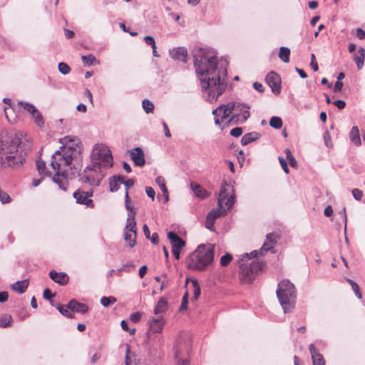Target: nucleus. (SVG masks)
<instances>
[{"mask_svg":"<svg viewBox=\"0 0 365 365\" xmlns=\"http://www.w3.org/2000/svg\"><path fill=\"white\" fill-rule=\"evenodd\" d=\"M165 320L162 316L152 318L149 320L150 329L153 333H160L163 331Z\"/></svg>","mask_w":365,"mask_h":365,"instance_id":"nucleus-17","label":"nucleus"},{"mask_svg":"<svg viewBox=\"0 0 365 365\" xmlns=\"http://www.w3.org/2000/svg\"><path fill=\"white\" fill-rule=\"evenodd\" d=\"M235 102H230L223 104L212 110V115L215 116V123L220 125L223 123L233 111Z\"/></svg>","mask_w":365,"mask_h":365,"instance_id":"nucleus-10","label":"nucleus"},{"mask_svg":"<svg viewBox=\"0 0 365 365\" xmlns=\"http://www.w3.org/2000/svg\"><path fill=\"white\" fill-rule=\"evenodd\" d=\"M253 87L255 90L257 91L262 93L264 91V87L261 83L259 82H255L253 83Z\"/></svg>","mask_w":365,"mask_h":365,"instance_id":"nucleus-64","label":"nucleus"},{"mask_svg":"<svg viewBox=\"0 0 365 365\" xmlns=\"http://www.w3.org/2000/svg\"><path fill=\"white\" fill-rule=\"evenodd\" d=\"M76 173L79 176V180L92 186H99L104 177L103 168L100 162H95L88 165L82 173L77 169Z\"/></svg>","mask_w":365,"mask_h":365,"instance_id":"nucleus-7","label":"nucleus"},{"mask_svg":"<svg viewBox=\"0 0 365 365\" xmlns=\"http://www.w3.org/2000/svg\"><path fill=\"white\" fill-rule=\"evenodd\" d=\"M266 82L274 94H279L280 93L281 78L277 73L274 71L269 72L266 76Z\"/></svg>","mask_w":365,"mask_h":365,"instance_id":"nucleus-12","label":"nucleus"},{"mask_svg":"<svg viewBox=\"0 0 365 365\" xmlns=\"http://www.w3.org/2000/svg\"><path fill=\"white\" fill-rule=\"evenodd\" d=\"M278 160H279V163H280L283 170L284 171V173L288 174L289 172V170L288 168L287 163L285 159L284 158L279 156L278 158Z\"/></svg>","mask_w":365,"mask_h":365,"instance_id":"nucleus-52","label":"nucleus"},{"mask_svg":"<svg viewBox=\"0 0 365 365\" xmlns=\"http://www.w3.org/2000/svg\"><path fill=\"white\" fill-rule=\"evenodd\" d=\"M130 158L137 166L142 167L145 165V160L143 150L138 147L130 150Z\"/></svg>","mask_w":365,"mask_h":365,"instance_id":"nucleus-14","label":"nucleus"},{"mask_svg":"<svg viewBox=\"0 0 365 365\" xmlns=\"http://www.w3.org/2000/svg\"><path fill=\"white\" fill-rule=\"evenodd\" d=\"M290 50L287 47L282 46L279 48V58L284 63L289 62Z\"/></svg>","mask_w":365,"mask_h":365,"instance_id":"nucleus-34","label":"nucleus"},{"mask_svg":"<svg viewBox=\"0 0 365 365\" xmlns=\"http://www.w3.org/2000/svg\"><path fill=\"white\" fill-rule=\"evenodd\" d=\"M365 59V49L363 47H360L353 56V60L356 64L358 69H361Z\"/></svg>","mask_w":365,"mask_h":365,"instance_id":"nucleus-23","label":"nucleus"},{"mask_svg":"<svg viewBox=\"0 0 365 365\" xmlns=\"http://www.w3.org/2000/svg\"><path fill=\"white\" fill-rule=\"evenodd\" d=\"M257 255H258L257 250H254V251L251 252L250 253H244L243 255H242L240 256V262H238V264H240V265L242 263H247V262L248 260H250L252 258L257 257Z\"/></svg>","mask_w":365,"mask_h":365,"instance_id":"nucleus-35","label":"nucleus"},{"mask_svg":"<svg viewBox=\"0 0 365 365\" xmlns=\"http://www.w3.org/2000/svg\"><path fill=\"white\" fill-rule=\"evenodd\" d=\"M16 133L0 135V164L4 167H17L23 163L27 151Z\"/></svg>","mask_w":365,"mask_h":365,"instance_id":"nucleus-3","label":"nucleus"},{"mask_svg":"<svg viewBox=\"0 0 365 365\" xmlns=\"http://www.w3.org/2000/svg\"><path fill=\"white\" fill-rule=\"evenodd\" d=\"M168 309V302L164 298H160L154 308V314H160Z\"/></svg>","mask_w":365,"mask_h":365,"instance_id":"nucleus-31","label":"nucleus"},{"mask_svg":"<svg viewBox=\"0 0 365 365\" xmlns=\"http://www.w3.org/2000/svg\"><path fill=\"white\" fill-rule=\"evenodd\" d=\"M349 139L355 145H361V140L359 135V130L357 126H353L349 132Z\"/></svg>","mask_w":365,"mask_h":365,"instance_id":"nucleus-27","label":"nucleus"},{"mask_svg":"<svg viewBox=\"0 0 365 365\" xmlns=\"http://www.w3.org/2000/svg\"><path fill=\"white\" fill-rule=\"evenodd\" d=\"M262 262L252 260L250 263H242L240 265V279L242 284H251L256 276L262 270Z\"/></svg>","mask_w":365,"mask_h":365,"instance_id":"nucleus-8","label":"nucleus"},{"mask_svg":"<svg viewBox=\"0 0 365 365\" xmlns=\"http://www.w3.org/2000/svg\"><path fill=\"white\" fill-rule=\"evenodd\" d=\"M284 153L290 166L294 168H297V162L293 156L292 152L289 149H286Z\"/></svg>","mask_w":365,"mask_h":365,"instance_id":"nucleus-43","label":"nucleus"},{"mask_svg":"<svg viewBox=\"0 0 365 365\" xmlns=\"http://www.w3.org/2000/svg\"><path fill=\"white\" fill-rule=\"evenodd\" d=\"M215 245H200L196 250L189 256L187 267L190 269L205 270L212 264L214 259Z\"/></svg>","mask_w":365,"mask_h":365,"instance_id":"nucleus-5","label":"nucleus"},{"mask_svg":"<svg viewBox=\"0 0 365 365\" xmlns=\"http://www.w3.org/2000/svg\"><path fill=\"white\" fill-rule=\"evenodd\" d=\"M242 134V128L240 127L234 128L230 131V135L233 137L237 138Z\"/></svg>","mask_w":365,"mask_h":365,"instance_id":"nucleus-54","label":"nucleus"},{"mask_svg":"<svg viewBox=\"0 0 365 365\" xmlns=\"http://www.w3.org/2000/svg\"><path fill=\"white\" fill-rule=\"evenodd\" d=\"M135 212H133V213H128L124 231H131L133 232L137 231L136 222L135 219Z\"/></svg>","mask_w":365,"mask_h":365,"instance_id":"nucleus-26","label":"nucleus"},{"mask_svg":"<svg viewBox=\"0 0 365 365\" xmlns=\"http://www.w3.org/2000/svg\"><path fill=\"white\" fill-rule=\"evenodd\" d=\"M142 106H143V108L146 113H150L153 112V110L154 109L153 103L148 99H144L143 101Z\"/></svg>","mask_w":365,"mask_h":365,"instance_id":"nucleus-44","label":"nucleus"},{"mask_svg":"<svg viewBox=\"0 0 365 365\" xmlns=\"http://www.w3.org/2000/svg\"><path fill=\"white\" fill-rule=\"evenodd\" d=\"M227 187L230 186L227 182H225L222 185L220 192L219 193V197L217 199V207L212 209L207 215L205 226L207 229L212 232L215 231L214 226L215 220L217 218L227 214L226 210L223 205H225L227 209L230 210L235 204V195L234 193H232L230 195H229V193H227Z\"/></svg>","mask_w":365,"mask_h":365,"instance_id":"nucleus-4","label":"nucleus"},{"mask_svg":"<svg viewBox=\"0 0 365 365\" xmlns=\"http://www.w3.org/2000/svg\"><path fill=\"white\" fill-rule=\"evenodd\" d=\"M79 153L80 150L72 144L61 146L51 156V165L55 172L52 180L63 191L67 190L68 180L76 177L77 168L71 165Z\"/></svg>","mask_w":365,"mask_h":365,"instance_id":"nucleus-2","label":"nucleus"},{"mask_svg":"<svg viewBox=\"0 0 365 365\" xmlns=\"http://www.w3.org/2000/svg\"><path fill=\"white\" fill-rule=\"evenodd\" d=\"M260 137V134L257 132H251L244 135L241 139V143L242 145H247L252 142L258 140Z\"/></svg>","mask_w":365,"mask_h":365,"instance_id":"nucleus-28","label":"nucleus"},{"mask_svg":"<svg viewBox=\"0 0 365 365\" xmlns=\"http://www.w3.org/2000/svg\"><path fill=\"white\" fill-rule=\"evenodd\" d=\"M129 352H130V348L128 346L127 350H126L125 359V365H138V364L135 361H132V359H130V357L128 355Z\"/></svg>","mask_w":365,"mask_h":365,"instance_id":"nucleus-51","label":"nucleus"},{"mask_svg":"<svg viewBox=\"0 0 365 365\" xmlns=\"http://www.w3.org/2000/svg\"><path fill=\"white\" fill-rule=\"evenodd\" d=\"M169 53L172 58L187 62V52L184 47L174 48L170 50Z\"/></svg>","mask_w":365,"mask_h":365,"instance_id":"nucleus-15","label":"nucleus"},{"mask_svg":"<svg viewBox=\"0 0 365 365\" xmlns=\"http://www.w3.org/2000/svg\"><path fill=\"white\" fill-rule=\"evenodd\" d=\"M12 317L9 314L0 316V327L6 328L11 325Z\"/></svg>","mask_w":365,"mask_h":365,"instance_id":"nucleus-37","label":"nucleus"},{"mask_svg":"<svg viewBox=\"0 0 365 365\" xmlns=\"http://www.w3.org/2000/svg\"><path fill=\"white\" fill-rule=\"evenodd\" d=\"M187 294L186 293L183 297L181 302V305L180 307V311H183L187 309Z\"/></svg>","mask_w":365,"mask_h":365,"instance_id":"nucleus-59","label":"nucleus"},{"mask_svg":"<svg viewBox=\"0 0 365 365\" xmlns=\"http://www.w3.org/2000/svg\"><path fill=\"white\" fill-rule=\"evenodd\" d=\"M356 35L360 40L365 38V31L362 29H357L356 31Z\"/></svg>","mask_w":365,"mask_h":365,"instance_id":"nucleus-61","label":"nucleus"},{"mask_svg":"<svg viewBox=\"0 0 365 365\" xmlns=\"http://www.w3.org/2000/svg\"><path fill=\"white\" fill-rule=\"evenodd\" d=\"M81 60H82L83 63L85 66H90L93 65V63H98V64L99 63V61H97V59L93 54L83 56L81 57Z\"/></svg>","mask_w":365,"mask_h":365,"instance_id":"nucleus-36","label":"nucleus"},{"mask_svg":"<svg viewBox=\"0 0 365 365\" xmlns=\"http://www.w3.org/2000/svg\"><path fill=\"white\" fill-rule=\"evenodd\" d=\"M309 349L312 356L313 365H325V360L322 356L314 347V344H311L309 346Z\"/></svg>","mask_w":365,"mask_h":365,"instance_id":"nucleus-20","label":"nucleus"},{"mask_svg":"<svg viewBox=\"0 0 365 365\" xmlns=\"http://www.w3.org/2000/svg\"><path fill=\"white\" fill-rule=\"evenodd\" d=\"M91 159V163L100 162L101 168L113 166V158L110 150L104 145H96L93 147Z\"/></svg>","mask_w":365,"mask_h":365,"instance_id":"nucleus-9","label":"nucleus"},{"mask_svg":"<svg viewBox=\"0 0 365 365\" xmlns=\"http://www.w3.org/2000/svg\"><path fill=\"white\" fill-rule=\"evenodd\" d=\"M190 186L196 197L203 200L209 196V192L199 184L192 182Z\"/></svg>","mask_w":365,"mask_h":365,"instance_id":"nucleus-22","label":"nucleus"},{"mask_svg":"<svg viewBox=\"0 0 365 365\" xmlns=\"http://www.w3.org/2000/svg\"><path fill=\"white\" fill-rule=\"evenodd\" d=\"M193 57L203 98L210 102L216 101L227 88V61L218 60L210 49L195 50Z\"/></svg>","mask_w":365,"mask_h":365,"instance_id":"nucleus-1","label":"nucleus"},{"mask_svg":"<svg viewBox=\"0 0 365 365\" xmlns=\"http://www.w3.org/2000/svg\"><path fill=\"white\" fill-rule=\"evenodd\" d=\"M352 289H353L354 292L355 293L356 296L359 299H361L362 296H361V292L359 291V285L357 284L353 285Z\"/></svg>","mask_w":365,"mask_h":365,"instance_id":"nucleus-63","label":"nucleus"},{"mask_svg":"<svg viewBox=\"0 0 365 365\" xmlns=\"http://www.w3.org/2000/svg\"><path fill=\"white\" fill-rule=\"evenodd\" d=\"M60 143L62 144V146L71 145L72 144H74V147L79 149L78 148V139L76 138H72L71 136L67 135L60 139Z\"/></svg>","mask_w":365,"mask_h":365,"instance_id":"nucleus-33","label":"nucleus"},{"mask_svg":"<svg viewBox=\"0 0 365 365\" xmlns=\"http://www.w3.org/2000/svg\"><path fill=\"white\" fill-rule=\"evenodd\" d=\"M250 107L245 104L235 102L233 111L237 116H240L241 123L245 122L250 117Z\"/></svg>","mask_w":365,"mask_h":365,"instance_id":"nucleus-13","label":"nucleus"},{"mask_svg":"<svg viewBox=\"0 0 365 365\" xmlns=\"http://www.w3.org/2000/svg\"><path fill=\"white\" fill-rule=\"evenodd\" d=\"M145 192H146V194L147 195L152 198V200H153L155 199V192L154 190V189L151 187H145Z\"/></svg>","mask_w":365,"mask_h":365,"instance_id":"nucleus-57","label":"nucleus"},{"mask_svg":"<svg viewBox=\"0 0 365 365\" xmlns=\"http://www.w3.org/2000/svg\"><path fill=\"white\" fill-rule=\"evenodd\" d=\"M353 197L356 200H361L363 197V192L357 188H354L351 191Z\"/></svg>","mask_w":365,"mask_h":365,"instance_id":"nucleus-50","label":"nucleus"},{"mask_svg":"<svg viewBox=\"0 0 365 365\" xmlns=\"http://www.w3.org/2000/svg\"><path fill=\"white\" fill-rule=\"evenodd\" d=\"M117 299L115 297H101V304L105 307H109L110 305L114 304L115 302H116Z\"/></svg>","mask_w":365,"mask_h":365,"instance_id":"nucleus-42","label":"nucleus"},{"mask_svg":"<svg viewBox=\"0 0 365 365\" xmlns=\"http://www.w3.org/2000/svg\"><path fill=\"white\" fill-rule=\"evenodd\" d=\"M193 297L192 300H197L200 295V287L196 280L192 281Z\"/></svg>","mask_w":365,"mask_h":365,"instance_id":"nucleus-45","label":"nucleus"},{"mask_svg":"<svg viewBox=\"0 0 365 365\" xmlns=\"http://www.w3.org/2000/svg\"><path fill=\"white\" fill-rule=\"evenodd\" d=\"M36 168L40 175L43 177L51 176V173L46 170V163L44 161H42L41 160H37Z\"/></svg>","mask_w":365,"mask_h":365,"instance_id":"nucleus-32","label":"nucleus"},{"mask_svg":"<svg viewBox=\"0 0 365 365\" xmlns=\"http://www.w3.org/2000/svg\"><path fill=\"white\" fill-rule=\"evenodd\" d=\"M144 40L145 41V43L150 46L152 48L156 46L155 45V39L153 37L150 36H147L144 38Z\"/></svg>","mask_w":365,"mask_h":365,"instance_id":"nucleus-55","label":"nucleus"},{"mask_svg":"<svg viewBox=\"0 0 365 365\" xmlns=\"http://www.w3.org/2000/svg\"><path fill=\"white\" fill-rule=\"evenodd\" d=\"M73 195L78 204L84 205L87 207L90 208L94 207L93 201L91 199L93 195L92 192H89L81 190H77L73 192Z\"/></svg>","mask_w":365,"mask_h":365,"instance_id":"nucleus-11","label":"nucleus"},{"mask_svg":"<svg viewBox=\"0 0 365 365\" xmlns=\"http://www.w3.org/2000/svg\"><path fill=\"white\" fill-rule=\"evenodd\" d=\"M29 286L27 279L17 281L11 285V288L18 294H23L26 292Z\"/></svg>","mask_w":365,"mask_h":365,"instance_id":"nucleus-25","label":"nucleus"},{"mask_svg":"<svg viewBox=\"0 0 365 365\" xmlns=\"http://www.w3.org/2000/svg\"><path fill=\"white\" fill-rule=\"evenodd\" d=\"M155 182L160 187L161 191L163 192V195L164 198L163 202H168L169 200V193L166 187L165 178L162 176H158L155 179Z\"/></svg>","mask_w":365,"mask_h":365,"instance_id":"nucleus-24","label":"nucleus"},{"mask_svg":"<svg viewBox=\"0 0 365 365\" xmlns=\"http://www.w3.org/2000/svg\"><path fill=\"white\" fill-rule=\"evenodd\" d=\"M121 184H123L126 188V190H128L129 187L134 185V180L133 179L124 180V178H123V182H121Z\"/></svg>","mask_w":365,"mask_h":365,"instance_id":"nucleus-60","label":"nucleus"},{"mask_svg":"<svg viewBox=\"0 0 365 365\" xmlns=\"http://www.w3.org/2000/svg\"><path fill=\"white\" fill-rule=\"evenodd\" d=\"M32 118H34L36 124L40 127L42 128L44 125V120L43 118L42 115L41 113L36 109L35 112H34V114H31Z\"/></svg>","mask_w":365,"mask_h":365,"instance_id":"nucleus-38","label":"nucleus"},{"mask_svg":"<svg viewBox=\"0 0 365 365\" xmlns=\"http://www.w3.org/2000/svg\"><path fill=\"white\" fill-rule=\"evenodd\" d=\"M56 308L62 315L68 318L73 317V315L71 313V309L68 307V304L66 306L58 304Z\"/></svg>","mask_w":365,"mask_h":365,"instance_id":"nucleus-39","label":"nucleus"},{"mask_svg":"<svg viewBox=\"0 0 365 365\" xmlns=\"http://www.w3.org/2000/svg\"><path fill=\"white\" fill-rule=\"evenodd\" d=\"M120 325H121L122 329L124 331H129V334L130 335H133L135 333V329L133 328V329H129L128 323L125 320H123L121 322Z\"/></svg>","mask_w":365,"mask_h":365,"instance_id":"nucleus-53","label":"nucleus"},{"mask_svg":"<svg viewBox=\"0 0 365 365\" xmlns=\"http://www.w3.org/2000/svg\"><path fill=\"white\" fill-rule=\"evenodd\" d=\"M311 66L312 67L313 70L314 71H317L319 70V67H318V65H317V63L316 62V58H315V55L314 53H312L311 55V63H310Z\"/></svg>","mask_w":365,"mask_h":365,"instance_id":"nucleus-58","label":"nucleus"},{"mask_svg":"<svg viewBox=\"0 0 365 365\" xmlns=\"http://www.w3.org/2000/svg\"><path fill=\"white\" fill-rule=\"evenodd\" d=\"M58 67L59 71L63 75L68 74L71 71V68L68 66V65L63 62L59 63Z\"/></svg>","mask_w":365,"mask_h":365,"instance_id":"nucleus-48","label":"nucleus"},{"mask_svg":"<svg viewBox=\"0 0 365 365\" xmlns=\"http://www.w3.org/2000/svg\"><path fill=\"white\" fill-rule=\"evenodd\" d=\"M333 104L336 106L339 110H342L346 106V103L342 100H336L333 102Z\"/></svg>","mask_w":365,"mask_h":365,"instance_id":"nucleus-56","label":"nucleus"},{"mask_svg":"<svg viewBox=\"0 0 365 365\" xmlns=\"http://www.w3.org/2000/svg\"><path fill=\"white\" fill-rule=\"evenodd\" d=\"M142 318V313L140 312H136L134 313H132L130 315V320L133 323L138 322Z\"/></svg>","mask_w":365,"mask_h":365,"instance_id":"nucleus-49","label":"nucleus"},{"mask_svg":"<svg viewBox=\"0 0 365 365\" xmlns=\"http://www.w3.org/2000/svg\"><path fill=\"white\" fill-rule=\"evenodd\" d=\"M123 182V177L120 175H113L110 178V191L116 192L119 189L120 184Z\"/></svg>","mask_w":365,"mask_h":365,"instance_id":"nucleus-30","label":"nucleus"},{"mask_svg":"<svg viewBox=\"0 0 365 365\" xmlns=\"http://www.w3.org/2000/svg\"><path fill=\"white\" fill-rule=\"evenodd\" d=\"M135 268L134 264L130 262L123 264L121 267H120L117 272H130L131 271L134 270Z\"/></svg>","mask_w":365,"mask_h":365,"instance_id":"nucleus-46","label":"nucleus"},{"mask_svg":"<svg viewBox=\"0 0 365 365\" xmlns=\"http://www.w3.org/2000/svg\"><path fill=\"white\" fill-rule=\"evenodd\" d=\"M124 240L128 243L130 248H133L136 245L137 231H124Z\"/></svg>","mask_w":365,"mask_h":365,"instance_id":"nucleus-29","label":"nucleus"},{"mask_svg":"<svg viewBox=\"0 0 365 365\" xmlns=\"http://www.w3.org/2000/svg\"><path fill=\"white\" fill-rule=\"evenodd\" d=\"M49 277L52 280L60 285H66L69 280V277L66 273L57 272L55 270H51L49 272Z\"/></svg>","mask_w":365,"mask_h":365,"instance_id":"nucleus-19","label":"nucleus"},{"mask_svg":"<svg viewBox=\"0 0 365 365\" xmlns=\"http://www.w3.org/2000/svg\"><path fill=\"white\" fill-rule=\"evenodd\" d=\"M168 238L170 241L173 250H182L185 245V242L173 232L168 233Z\"/></svg>","mask_w":365,"mask_h":365,"instance_id":"nucleus-16","label":"nucleus"},{"mask_svg":"<svg viewBox=\"0 0 365 365\" xmlns=\"http://www.w3.org/2000/svg\"><path fill=\"white\" fill-rule=\"evenodd\" d=\"M269 125L275 129H279L282 126V120L279 117L273 116L270 118Z\"/></svg>","mask_w":365,"mask_h":365,"instance_id":"nucleus-41","label":"nucleus"},{"mask_svg":"<svg viewBox=\"0 0 365 365\" xmlns=\"http://www.w3.org/2000/svg\"><path fill=\"white\" fill-rule=\"evenodd\" d=\"M68 307L71 312H76L81 314H85L88 310L87 305L83 303L78 302L76 299H71L69 302Z\"/></svg>","mask_w":365,"mask_h":365,"instance_id":"nucleus-21","label":"nucleus"},{"mask_svg":"<svg viewBox=\"0 0 365 365\" xmlns=\"http://www.w3.org/2000/svg\"><path fill=\"white\" fill-rule=\"evenodd\" d=\"M43 297L46 299H51V297L53 296V294H52L51 291L48 289V288H46L44 291H43Z\"/></svg>","mask_w":365,"mask_h":365,"instance_id":"nucleus-62","label":"nucleus"},{"mask_svg":"<svg viewBox=\"0 0 365 365\" xmlns=\"http://www.w3.org/2000/svg\"><path fill=\"white\" fill-rule=\"evenodd\" d=\"M277 235L274 233L267 234L266 236V240L261 248L260 253L262 254L264 252H267L272 250L277 243Z\"/></svg>","mask_w":365,"mask_h":365,"instance_id":"nucleus-18","label":"nucleus"},{"mask_svg":"<svg viewBox=\"0 0 365 365\" xmlns=\"http://www.w3.org/2000/svg\"><path fill=\"white\" fill-rule=\"evenodd\" d=\"M18 104L31 115L34 114V112H35L36 110V107L33 104L28 102L19 101Z\"/></svg>","mask_w":365,"mask_h":365,"instance_id":"nucleus-40","label":"nucleus"},{"mask_svg":"<svg viewBox=\"0 0 365 365\" xmlns=\"http://www.w3.org/2000/svg\"><path fill=\"white\" fill-rule=\"evenodd\" d=\"M232 259V255L230 253H227L220 258V264L222 267H225L230 264Z\"/></svg>","mask_w":365,"mask_h":365,"instance_id":"nucleus-47","label":"nucleus"},{"mask_svg":"<svg viewBox=\"0 0 365 365\" xmlns=\"http://www.w3.org/2000/svg\"><path fill=\"white\" fill-rule=\"evenodd\" d=\"M276 294L284 313L289 312L294 308L297 292L291 282L287 279L279 282Z\"/></svg>","mask_w":365,"mask_h":365,"instance_id":"nucleus-6","label":"nucleus"}]
</instances>
